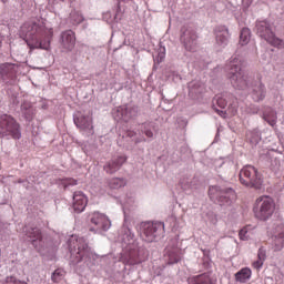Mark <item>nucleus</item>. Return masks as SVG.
Returning <instances> with one entry per match:
<instances>
[{
    "instance_id": "20",
    "label": "nucleus",
    "mask_w": 284,
    "mask_h": 284,
    "mask_svg": "<svg viewBox=\"0 0 284 284\" xmlns=\"http://www.w3.org/2000/svg\"><path fill=\"white\" fill-rule=\"evenodd\" d=\"M116 116L118 120L122 119V121L128 123V121H132V119H136V116H139V106L132 104L120 106L116 109Z\"/></svg>"
},
{
    "instance_id": "1",
    "label": "nucleus",
    "mask_w": 284,
    "mask_h": 284,
    "mask_svg": "<svg viewBox=\"0 0 284 284\" xmlns=\"http://www.w3.org/2000/svg\"><path fill=\"white\" fill-rule=\"evenodd\" d=\"M22 37L30 39L29 48L31 50H45L50 51L52 37L54 32L52 29L45 28L41 20H31L24 22L20 28Z\"/></svg>"
},
{
    "instance_id": "13",
    "label": "nucleus",
    "mask_w": 284,
    "mask_h": 284,
    "mask_svg": "<svg viewBox=\"0 0 284 284\" xmlns=\"http://www.w3.org/2000/svg\"><path fill=\"white\" fill-rule=\"evenodd\" d=\"M216 105H217V108H221V110L216 109ZM225 108H227V94L215 95L213 98V109L215 110V112H217V114H220V116H223V119H225V116L236 115L235 106L230 105L226 110H225Z\"/></svg>"
},
{
    "instance_id": "9",
    "label": "nucleus",
    "mask_w": 284,
    "mask_h": 284,
    "mask_svg": "<svg viewBox=\"0 0 284 284\" xmlns=\"http://www.w3.org/2000/svg\"><path fill=\"white\" fill-rule=\"evenodd\" d=\"M274 210H276V205L274 204V200L270 196L258 197L253 207L255 217H257L258 221H270L274 214Z\"/></svg>"
},
{
    "instance_id": "22",
    "label": "nucleus",
    "mask_w": 284,
    "mask_h": 284,
    "mask_svg": "<svg viewBox=\"0 0 284 284\" xmlns=\"http://www.w3.org/2000/svg\"><path fill=\"white\" fill-rule=\"evenodd\" d=\"M205 93V84L199 80H193L189 83V97L193 100L201 99Z\"/></svg>"
},
{
    "instance_id": "15",
    "label": "nucleus",
    "mask_w": 284,
    "mask_h": 284,
    "mask_svg": "<svg viewBox=\"0 0 284 284\" xmlns=\"http://www.w3.org/2000/svg\"><path fill=\"white\" fill-rule=\"evenodd\" d=\"M0 77L6 85H14L17 83V64L10 62L1 63Z\"/></svg>"
},
{
    "instance_id": "18",
    "label": "nucleus",
    "mask_w": 284,
    "mask_h": 284,
    "mask_svg": "<svg viewBox=\"0 0 284 284\" xmlns=\"http://www.w3.org/2000/svg\"><path fill=\"white\" fill-rule=\"evenodd\" d=\"M77 128L84 134V136H92L94 134V125H92V116L79 114L73 119Z\"/></svg>"
},
{
    "instance_id": "31",
    "label": "nucleus",
    "mask_w": 284,
    "mask_h": 284,
    "mask_svg": "<svg viewBox=\"0 0 284 284\" xmlns=\"http://www.w3.org/2000/svg\"><path fill=\"white\" fill-rule=\"evenodd\" d=\"M140 130L142 134H145V136H148V139H152V136H154V132H152V130H154V124L152 122L142 123L140 125Z\"/></svg>"
},
{
    "instance_id": "19",
    "label": "nucleus",
    "mask_w": 284,
    "mask_h": 284,
    "mask_svg": "<svg viewBox=\"0 0 284 284\" xmlns=\"http://www.w3.org/2000/svg\"><path fill=\"white\" fill-rule=\"evenodd\" d=\"M227 43H230V30L226 27H217L215 30V50L221 52V50L227 48Z\"/></svg>"
},
{
    "instance_id": "50",
    "label": "nucleus",
    "mask_w": 284,
    "mask_h": 284,
    "mask_svg": "<svg viewBox=\"0 0 284 284\" xmlns=\"http://www.w3.org/2000/svg\"><path fill=\"white\" fill-rule=\"evenodd\" d=\"M252 2V0H250Z\"/></svg>"
},
{
    "instance_id": "45",
    "label": "nucleus",
    "mask_w": 284,
    "mask_h": 284,
    "mask_svg": "<svg viewBox=\"0 0 284 284\" xmlns=\"http://www.w3.org/2000/svg\"><path fill=\"white\" fill-rule=\"evenodd\" d=\"M3 45V36L0 33V48Z\"/></svg>"
},
{
    "instance_id": "47",
    "label": "nucleus",
    "mask_w": 284,
    "mask_h": 284,
    "mask_svg": "<svg viewBox=\"0 0 284 284\" xmlns=\"http://www.w3.org/2000/svg\"><path fill=\"white\" fill-rule=\"evenodd\" d=\"M174 78L175 79H181V75H179L178 73H174Z\"/></svg>"
},
{
    "instance_id": "7",
    "label": "nucleus",
    "mask_w": 284,
    "mask_h": 284,
    "mask_svg": "<svg viewBox=\"0 0 284 284\" xmlns=\"http://www.w3.org/2000/svg\"><path fill=\"white\" fill-rule=\"evenodd\" d=\"M164 232L165 225L162 222H143L140 225V236L145 243H154Z\"/></svg>"
},
{
    "instance_id": "10",
    "label": "nucleus",
    "mask_w": 284,
    "mask_h": 284,
    "mask_svg": "<svg viewBox=\"0 0 284 284\" xmlns=\"http://www.w3.org/2000/svg\"><path fill=\"white\" fill-rule=\"evenodd\" d=\"M209 195L220 205H230L236 200V192L232 187L210 186Z\"/></svg>"
},
{
    "instance_id": "28",
    "label": "nucleus",
    "mask_w": 284,
    "mask_h": 284,
    "mask_svg": "<svg viewBox=\"0 0 284 284\" xmlns=\"http://www.w3.org/2000/svg\"><path fill=\"white\" fill-rule=\"evenodd\" d=\"M126 181L123 178H112L106 180V185L110 190H120V187H125Z\"/></svg>"
},
{
    "instance_id": "16",
    "label": "nucleus",
    "mask_w": 284,
    "mask_h": 284,
    "mask_svg": "<svg viewBox=\"0 0 284 284\" xmlns=\"http://www.w3.org/2000/svg\"><path fill=\"white\" fill-rule=\"evenodd\" d=\"M59 43L61 52H64L65 54L72 52L77 45V36L74 34V31H62L60 34Z\"/></svg>"
},
{
    "instance_id": "33",
    "label": "nucleus",
    "mask_w": 284,
    "mask_h": 284,
    "mask_svg": "<svg viewBox=\"0 0 284 284\" xmlns=\"http://www.w3.org/2000/svg\"><path fill=\"white\" fill-rule=\"evenodd\" d=\"M70 21L73 26H79L84 21L83 14H81L79 11H72L70 13Z\"/></svg>"
},
{
    "instance_id": "26",
    "label": "nucleus",
    "mask_w": 284,
    "mask_h": 284,
    "mask_svg": "<svg viewBox=\"0 0 284 284\" xmlns=\"http://www.w3.org/2000/svg\"><path fill=\"white\" fill-rule=\"evenodd\" d=\"M21 114L26 121H32L34 119V108H32V103L24 101L21 104Z\"/></svg>"
},
{
    "instance_id": "32",
    "label": "nucleus",
    "mask_w": 284,
    "mask_h": 284,
    "mask_svg": "<svg viewBox=\"0 0 284 284\" xmlns=\"http://www.w3.org/2000/svg\"><path fill=\"white\" fill-rule=\"evenodd\" d=\"M251 39V31L248 28H243L240 33L241 45H247Z\"/></svg>"
},
{
    "instance_id": "17",
    "label": "nucleus",
    "mask_w": 284,
    "mask_h": 284,
    "mask_svg": "<svg viewBox=\"0 0 284 284\" xmlns=\"http://www.w3.org/2000/svg\"><path fill=\"white\" fill-rule=\"evenodd\" d=\"M23 233L31 240L33 247H36L38 252H41V250L45 247V241H43V236L41 235V230H39V227L24 226Z\"/></svg>"
},
{
    "instance_id": "6",
    "label": "nucleus",
    "mask_w": 284,
    "mask_h": 284,
    "mask_svg": "<svg viewBox=\"0 0 284 284\" xmlns=\"http://www.w3.org/2000/svg\"><path fill=\"white\" fill-rule=\"evenodd\" d=\"M120 239L124 245L128 246L129 253L125 254L124 258L128 265H139L141 258L139 257V252L131 245L134 243V233L126 225H123L120 230Z\"/></svg>"
},
{
    "instance_id": "49",
    "label": "nucleus",
    "mask_w": 284,
    "mask_h": 284,
    "mask_svg": "<svg viewBox=\"0 0 284 284\" xmlns=\"http://www.w3.org/2000/svg\"><path fill=\"white\" fill-rule=\"evenodd\" d=\"M1 2H2V3H7V2H8V0H1Z\"/></svg>"
},
{
    "instance_id": "39",
    "label": "nucleus",
    "mask_w": 284,
    "mask_h": 284,
    "mask_svg": "<svg viewBox=\"0 0 284 284\" xmlns=\"http://www.w3.org/2000/svg\"><path fill=\"white\" fill-rule=\"evenodd\" d=\"M179 261V255H174V253L169 255V265H174V263H178Z\"/></svg>"
},
{
    "instance_id": "23",
    "label": "nucleus",
    "mask_w": 284,
    "mask_h": 284,
    "mask_svg": "<svg viewBox=\"0 0 284 284\" xmlns=\"http://www.w3.org/2000/svg\"><path fill=\"white\" fill-rule=\"evenodd\" d=\"M88 206V197L83 192L77 191L73 193V210L77 214H81Z\"/></svg>"
},
{
    "instance_id": "34",
    "label": "nucleus",
    "mask_w": 284,
    "mask_h": 284,
    "mask_svg": "<svg viewBox=\"0 0 284 284\" xmlns=\"http://www.w3.org/2000/svg\"><path fill=\"white\" fill-rule=\"evenodd\" d=\"M63 276H65V271L58 268L52 273L51 281L53 283H60L61 281H63Z\"/></svg>"
},
{
    "instance_id": "36",
    "label": "nucleus",
    "mask_w": 284,
    "mask_h": 284,
    "mask_svg": "<svg viewBox=\"0 0 284 284\" xmlns=\"http://www.w3.org/2000/svg\"><path fill=\"white\" fill-rule=\"evenodd\" d=\"M6 283H7V284H28V283H26V282H23V281L18 280V278L14 277V276H8V277L6 278Z\"/></svg>"
},
{
    "instance_id": "40",
    "label": "nucleus",
    "mask_w": 284,
    "mask_h": 284,
    "mask_svg": "<svg viewBox=\"0 0 284 284\" xmlns=\"http://www.w3.org/2000/svg\"><path fill=\"white\" fill-rule=\"evenodd\" d=\"M241 241H247V231L245 229H242L239 234Z\"/></svg>"
},
{
    "instance_id": "43",
    "label": "nucleus",
    "mask_w": 284,
    "mask_h": 284,
    "mask_svg": "<svg viewBox=\"0 0 284 284\" xmlns=\"http://www.w3.org/2000/svg\"><path fill=\"white\" fill-rule=\"evenodd\" d=\"M80 54H81V51H75L74 53H72L71 59H73V61H77Z\"/></svg>"
},
{
    "instance_id": "12",
    "label": "nucleus",
    "mask_w": 284,
    "mask_h": 284,
    "mask_svg": "<svg viewBox=\"0 0 284 284\" xmlns=\"http://www.w3.org/2000/svg\"><path fill=\"white\" fill-rule=\"evenodd\" d=\"M92 226H90V232L94 234H103V232H108L110 227H112V222L108 216L101 214L99 212H94L90 217Z\"/></svg>"
},
{
    "instance_id": "4",
    "label": "nucleus",
    "mask_w": 284,
    "mask_h": 284,
    "mask_svg": "<svg viewBox=\"0 0 284 284\" xmlns=\"http://www.w3.org/2000/svg\"><path fill=\"white\" fill-rule=\"evenodd\" d=\"M254 32L260 39L273 45V48H284L283 39L276 37V33H274V23L270 22V20H257L255 22Z\"/></svg>"
},
{
    "instance_id": "11",
    "label": "nucleus",
    "mask_w": 284,
    "mask_h": 284,
    "mask_svg": "<svg viewBox=\"0 0 284 284\" xmlns=\"http://www.w3.org/2000/svg\"><path fill=\"white\" fill-rule=\"evenodd\" d=\"M268 232L272 234V247L275 252H281L284 247V225L281 220L273 222L268 226Z\"/></svg>"
},
{
    "instance_id": "24",
    "label": "nucleus",
    "mask_w": 284,
    "mask_h": 284,
    "mask_svg": "<svg viewBox=\"0 0 284 284\" xmlns=\"http://www.w3.org/2000/svg\"><path fill=\"white\" fill-rule=\"evenodd\" d=\"M267 94V89H265V84L263 82H256L252 85V99L253 101H256L257 103L260 101H263Z\"/></svg>"
},
{
    "instance_id": "46",
    "label": "nucleus",
    "mask_w": 284,
    "mask_h": 284,
    "mask_svg": "<svg viewBox=\"0 0 284 284\" xmlns=\"http://www.w3.org/2000/svg\"><path fill=\"white\" fill-rule=\"evenodd\" d=\"M22 184H23V187L28 189V181L24 180V182Z\"/></svg>"
},
{
    "instance_id": "21",
    "label": "nucleus",
    "mask_w": 284,
    "mask_h": 284,
    "mask_svg": "<svg viewBox=\"0 0 284 284\" xmlns=\"http://www.w3.org/2000/svg\"><path fill=\"white\" fill-rule=\"evenodd\" d=\"M125 161H128L125 155H115L104 165V171L106 174H114V172L121 170Z\"/></svg>"
},
{
    "instance_id": "5",
    "label": "nucleus",
    "mask_w": 284,
    "mask_h": 284,
    "mask_svg": "<svg viewBox=\"0 0 284 284\" xmlns=\"http://www.w3.org/2000/svg\"><path fill=\"white\" fill-rule=\"evenodd\" d=\"M0 136L2 139H21V124L12 115L3 114L0 116Z\"/></svg>"
},
{
    "instance_id": "29",
    "label": "nucleus",
    "mask_w": 284,
    "mask_h": 284,
    "mask_svg": "<svg viewBox=\"0 0 284 284\" xmlns=\"http://www.w3.org/2000/svg\"><path fill=\"white\" fill-rule=\"evenodd\" d=\"M264 121H266L271 128H274L278 121L276 111L268 109L266 112H264Z\"/></svg>"
},
{
    "instance_id": "44",
    "label": "nucleus",
    "mask_w": 284,
    "mask_h": 284,
    "mask_svg": "<svg viewBox=\"0 0 284 284\" xmlns=\"http://www.w3.org/2000/svg\"><path fill=\"white\" fill-rule=\"evenodd\" d=\"M126 136H129V139H132L133 136H136V132L129 130L126 131Z\"/></svg>"
},
{
    "instance_id": "38",
    "label": "nucleus",
    "mask_w": 284,
    "mask_h": 284,
    "mask_svg": "<svg viewBox=\"0 0 284 284\" xmlns=\"http://www.w3.org/2000/svg\"><path fill=\"white\" fill-rule=\"evenodd\" d=\"M251 143H258V141H261V133H258V131H253L251 132Z\"/></svg>"
},
{
    "instance_id": "8",
    "label": "nucleus",
    "mask_w": 284,
    "mask_h": 284,
    "mask_svg": "<svg viewBox=\"0 0 284 284\" xmlns=\"http://www.w3.org/2000/svg\"><path fill=\"white\" fill-rule=\"evenodd\" d=\"M240 183L246 187H254L261 190L263 186V176L258 170L252 165H246L240 171Z\"/></svg>"
},
{
    "instance_id": "35",
    "label": "nucleus",
    "mask_w": 284,
    "mask_h": 284,
    "mask_svg": "<svg viewBox=\"0 0 284 284\" xmlns=\"http://www.w3.org/2000/svg\"><path fill=\"white\" fill-rule=\"evenodd\" d=\"M154 63H163V60L165 59V47H160L158 50L156 55H153Z\"/></svg>"
},
{
    "instance_id": "30",
    "label": "nucleus",
    "mask_w": 284,
    "mask_h": 284,
    "mask_svg": "<svg viewBox=\"0 0 284 284\" xmlns=\"http://www.w3.org/2000/svg\"><path fill=\"white\" fill-rule=\"evenodd\" d=\"M182 190L187 192V190H194L196 189V185H199V179L193 178H186L181 181Z\"/></svg>"
},
{
    "instance_id": "48",
    "label": "nucleus",
    "mask_w": 284,
    "mask_h": 284,
    "mask_svg": "<svg viewBox=\"0 0 284 284\" xmlns=\"http://www.w3.org/2000/svg\"><path fill=\"white\" fill-rule=\"evenodd\" d=\"M18 183H26V180H18Z\"/></svg>"
},
{
    "instance_id": "37",
    "label": "nucleus",
    "mask_w": 284,
    "mask_h": 284,
    "mask_svg": "<svg viewBox=\"0 0 284 284\" xmlns=\"http://www.w3.org/2000/svg\"><path fill=\"white\" fill-rule=\"evenodd\" d=\"M266 258H267V253H266L265 248H263V247L258 248L257 260L265 262Z\"/></svg>"
},
{
    "instance_id": "3",
    "label": "nucleus",
    "mask_w": 284,
    "mask_h": 284,
    "mask_svg": "<svg viewBox=\"0 0 284 284\" xmlns=\"http://www.w3.org/2000/svg\"><path fill=\"white\" fill-rule=\"evenodd\" d=\"M70 251V265L77 266L79 263H84V265H90L92 261V248L88 245V241L84 237H77L72 235L68 242Z\"/></svg>"
},
{
    "instance_id": "14",
    "label": "nucleus",
    "mask_w": 284,
    "mask_h": 284,
    "mask_svg": "<svg viewBox=\"0 0 284 284\" xmlns=\"http://www.w3.org/2000/svg\"><path fill=\"white\" fill-rule=\"evenodd\" d=\"M181 32V43H183L187 52H194L196 50V39H199V36H196V30L194 27L186 26L182 28Z\"/></svg>"
},
{
    "instance_id": "25",
    "label": "nucleus",
    "mask_w": 284,
    "mask_h": 284,
    "mask_svg": "<svg viewBox=\"0 0 284 284\" xmlns=\"http://www.w3.org/2000/svg\"><path fill=\"white\" fill-rule=\"evenodd\" d=\"M187 283L189 284H216V281L210 277V274L204 273L202 275L190 277L187 280Z\"/></svg>"
},
{
    "instance_id": "2",
    "label": "nucleus",
    "mask_w": 284,
    "mask_h": 284,
    "mask_svg": "<svg viewBox=\"0 0 284 284\" xmlns=\"http://www.w3.org/2000/svg\"><path fill=\"white\" fill-rule=\"evenodd\" d=\"M244 63L241 58L233 55L224 67L226 78L235 90H247L252 85V78L245 72Z\"/></svg>"
},
{
    "instance_id": "41",
    "label": "nucleus",
    "mask_w": 284,
    "mask_h": 284,
    "mask_svg": "<svg viewBox=\"0 0 284 284\" xmlns=\"http://www.w3.org/2000/svg\"><path fill=\"white\" fill-rule=\"evenodd\" d=\"M265 262H263V261H261V260H257V261H255V262H253V267L255 268V270H261V267H263V264H264Z\"/></svg>"
},
{
    "instance_id": "42",
    "label": "nucleus",
    "mask_w": 284,
    "mask_h": 284,
    "mask_svg": "<svg viewBox=\"0 0 284 284\" xmlns=\"http://www.w3.org/2000/svg\"><path fill=\"white\" fill-rule=\"evenodd\" d=\"M70 185H77V180H74V179H69V180L65 182V187H70Z\"/></svg>"
},
{
    "instance_id": "27",
    "label": "nucleus",
    "mask_w": 284,
    "mask_h": 284,
    "mask_svg": "<svg viewBox=\"0 0 284 284\" xmlns=\"http://www.w3.org/2000/svg\"><path fill=\"white\" fill-rule=\"evenodd\" d=\"M250 278H252V270L248 267L241 268L235 273V281H237V283H247Z\"/></svg>"
}]
</instances>
